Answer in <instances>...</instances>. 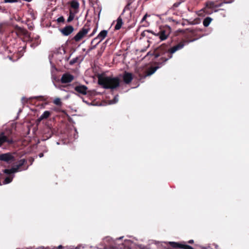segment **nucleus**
I'll use <instances>...</instances> for the list:
<instances>
[{
    "instance_id": "nucleus-1",
    "label": "nucleus",
    "mask_w": 249,
    "mask_h": 249,
    "mask_svg": "<svg viewBox=\"0 0 249 249\" xmlns=\"http://www.w3.org/2000/svg\"><path fill=\"white\" fill-rule=\"evenodd\" d=\"M170 52L168 45L162 44L157 48L152 53L148 52L147 55H154L155 58L160 57L156 67H151L143 73H139V77L140 80L145 78L146 77L153 74L159 68L165 64V63L172 57V55L169 54Z\"/></svg>"
},
{
    "instance_id": "nucleus-2",
    "label": "nucleus",
    "mask_w": 249,
    "mask_h": 249,
    "mask_svg": "<svg viewBox=\"0 0 249 249\" xmlns=\"http://www.w3.org/2000/svg\"><path fill=\"white\" fill-rule=\"evenodd\" d=\"M123 237L113 240L110 237H106L103 240V243L107 247L112 249H133L134 243L130 240H124V242L121 239Z\"/></svg>"
},
{
    "instance_id": "nucleus-3",
    "label": "nucleus",
    "mask_w": 249,
    "mask_h": 249,
    "mask_svg": "<svg viewBox=\"0 0 249 249\" xmlns=\"http://www.w3.org/2000/svg\"><path fill=\"white\" fill-rule=\"evenodd\" d=\"M224 3H229L232 2L233 0H223ZM223 2L217 3L216 1L207 0L205 3V6L198 12V15L200 17H204L206 15H210L213 12H217L220 9L218 8L221 7Z\"/></svg>"
},
{
    "instance_id": "nucleus-4",
    "label": "nucleus",
    "mask_w": 249,
    "mask_h": 249,
    "mask_svg": "<svg viewBox=\"0 0 249 249\" xmlns=\"http://www.w3.org/2000/svg\"><path fill=\"white\" fill-rule=\"evenodd\" d=\"M98 84L105 89H114L120 86V79L118 77L98 76Z\"/></svg>"
},
{
    "instance_id": "nucleus-5",
    "label": "nucleus",
    "mask_w": 249,
    "mask_h": 249,
    "mask_svg": "<svg viewBox=\"0 0 249 249\" xmlns=\"http://www.w3.org/2000/svg\"><path fill=\"white\" fill-rule=\"evenodd\" d=\"M198 32L199 30L196 29L186 31L184 34L183 39L181 40L187 45L198 39L200 37V36L198 35Z\"/></svg>"
},
{
    "instance_id": "nucleus-6",
    "label": "nucleus",
    "mask_w": 249,
    "mask_h": 249,
    "mask_svg": "<svg viewBox=\"0 0 249 249\" xmlns=\"http://www.w3.org/2000/svg\"><path fill=\"white\" fill-rule=\"evenodd\" d=\"M90 28L89 26L86 25L78 32V33L73 37V39L76 42H78L81 40L89 32Z\"/></svg>"
},
{
    "instance_id": "nucleus-7",
    "label": "nucleus",
    "mask_w": 249,
    "mask_h": 249,
    "mask_svg": "<svg viewBox=\"0 0 249 249\" xmlns=\"http://www.w3.org/2000/svg\"><path fill=\"white\" fill-rule=\"evenodd\" d=\"M4 143H7L8 145L14 144V141L10 136L5 135L3 132L0 133V147H1Z\"/></svg>"
},
{
    "instance_id": "nucleus-8",
    "label": "nucleus",
    "mask_w": 249,
    "mask_h": 249,
    "mask_svg": "<svg viewBox=\"0 0 249 249\" xmlns=\"http://www.w3.org/2000/svg\"><path fill=\"white\" fill-rule=\"evenodd\" d=\"M15 158L13 154L8 152L6 153L0 154V160L5 161L8 163H10L12 162L15 161Z\"/></svg>"
},
{
    "instance_id": "nucleus-9",
    "label": "nucleus",
    "mask_w": 249,
    "mask_h": 249,
    "mask_svg": "<svg viewBox=\"0 0 249 249\" xmlns=\"http://www.w3.org/2000/svg\"><path fill=\"white\" fill-rule=\"evenodd\" d=\"M166 244L169 245L170 247L174 249L179 248L182 249H194L193 247L189 245H184L176 242H168Z\"/></svg>"
},
{
    "instance_id": "nucleus-10",
    "label": "nucleus",
    "mask_w": 249,
    "mask_h": 249,
    "mask_svg": "<svg viewBox=\"0 0 249 249\" xmlns=\"http://www.w3.org/2000/svg\"><path fill=\"white\" fill-rule=\"evenodd\" d=\"M186 45L185 43L181 40L179 43L177 44L174 45L172 47L169 48V51L170 52V53L169 54L173 56V54L176 53L177 51H178L181 49H182L184 46Z\"/></svg>"
},
{
    "instance_id": "nucleus-11",
    "label": "nucleus",
    "mask_w": 249,
    "mask_h": 249,
    "mask_svg": "<svg viewBox=\"0 0 249 249\" xmlns=\"http://www.w3.org/2000/svg\"><path fill=\"white\" fill-rule=\"evenodd\" d=\"M170 33V28L169 27H167L161 29L158 34V35L159 36V37L161 40H164L167 38Z\"/></svg>"
},
{
    "instance_id": "nucleus-12",
    "label": "nucleus",
    "mask_w": 249,
    "mask_h": 249,
    "mask_svg": "<svg viewBox=\"0 0 249 249\" xmlns=\"http://www.w3.org/2000/svg\"><path fill=\"white\" fill-rule=\"evenodd\" d=\"M74 90L79 94L83 95L87 94L89 92L88 87L83 85L75 86L74 87Z\"/></svg>"
},
{
    "instance_id": "nucleus-13",
    "label": "nucleus",
    "mask_w": 249,
    "mask_h": 249,
    "mask_svg": "<svg viewBox=\"0 0 249 249\" xmlns=\"http://www.w3.org/2000/svg\"><path fill=\"white\" fill-rule=\"evenodd\" d=\"M74 79V76L69 73L63 74L61 78L60 81L62 84H67L71 82Z\"/></svg>"
},
{
    "instance_id": "nucleus-14",
    "label": "nucleus",
    "mask_w": 249,
    "mask_h": 249,
    "mask_svg": "<svg viewBox=\"0 0 249 249\" xmlns=\"http://www.w3.org/2000/svg\"><path fill=\"white\" fill-rule=\"evenodd\" d=\"M108 31L107 30H103L98 34V35L93 39L91 42V44H93L94 41L99 40L98 42L100 43L107 36Z\"/></svg>"
},
{
    "instance_id": "nucleus-15",
    "label": "nucleus",
    "mask_w": 249,
    "mask_h": 249,
    "mask_svg": "<svg viewBox=\"0 0 249 249\" xmlns=\"http://www.w3.org/2000/svg\"><path fill=\"white\" fill-rule=\"evenodd\" d=\"M73 31L74 28L71 25L66 26L60 30L61 33L66 36L70 35Z\"/></svg>"
},
{
    "instance_id": "nucleus-16",
    "label": "nucleus",
    "mask_w": 249,
    "mask_h": 249,
    "mask_svg": "<svg viewBox=\"0 0 249 249\" xmlns=\"http://www.w3.org/2000/svg\"><path fill=\"white\" fill-rule=\"evenodd\" d=\"M30 41L31 43V46L35 48L40 44L41 40L39 36H36L35 37L31 38L29 37Z\"/></svg>"
},
{
    "instance_id": "nucleus-17",
    "label": "nucleus",
    "mask_w": 249,
    "mask_h": 249,
    "mask_svg": "<svg viewBox=\"0 0 249 249\" xmlns=\"http://www.w3.org/2000/svg\"><path fill=\"white\" fill-rule=\"evenodd\" d=\"M133 79L132 73L125 71L123 75V80L125 84H129Z\"/></svg>"
},
{
    "instance_id": "nucleus-18",
    "label": "nucleus",
    "mask_w": 249,
    "mask_h": 249,
    "mask_svg": "<svg viewBox=\"0 0 249 249\" xmlns=\"http://www.w3.org/2000/svg\"><path fill=\"white\" fill-rule=\"evenodd\" d=\"M71 7L75 10V13H77V10L79 7V3L76 0H72L70 2Z\"/></svg>"
},
{
    "instance_id": "nucleus-19",
    "label": "nucleus",
    "mask_w": 249,
    "mask_h": 249,
    "mask_svg": "<svg viewBox=\"0 0 249 249\" xmlns=\"http://www.w3.org/2000/svg\"><path fill=\"white\" fill-rule=\"evenodd\" d=\"M121 16V15L117 19V23L115 26V30H116L120 29L123 25V22Z\"/></svg>"
},
{
    "instance_id": "nucleus-20",
    "label": "nucleus",
    "mask_w": 249,
    "mask_h": 249,
    "mask_svg": "<svg viewBox=\"0 0 249 249\" xmlns=\"http://www.w3.org/2000/svg\"><path fill=\"white\" fill-rule=\"evenodd\" d=\"M15 29L17 32V33L22 34L23 35H26L28 33V31L22 28L21 27L18 26V25L15 26Z\"/></svg>"
},
{
    "instance_id": "nucleus-21",
    "label": "nucleus",
    "mask_w": 249,
    "mask_h": 249,
    "mask_svg": "<svg viewBox=\"0 0 249 249\" xmlns=\"http://www.w3.org/2000/svg\"><path fill=\"white\" fill-rule=\"evenodd\" d=\"M213 20V19L210 18V17H207L206 18H205L203 21V24L204 25V26L205 27H208L210 23L212 22V21Z\"/></svg>"
},
{
    "instance_id": "nucleus-22",
    "label": "nucleus",
    "mask_w": 249,
    "mask_h": 249,
    "mask_svg": "<svg viewBox=\"0 0 249 249\" xmlns=\"http://www.w3.org/2000/svg\"><path fill=\"white\" fill-rule=\"evenodd\" d=\"M51 115V113L50 111H45L44 112V113L41 115L39 119L42 120L44 119H47Z\"/></svg>"
},
{
    "instance_id": "nucleus-23",
    "label": "nucleus",
    "mask_w": 249,
    "mask_h": 249,
    "mask_svg": "<svg viewBox=\"0 0 249 249\" xmlns=\"http://www.w3.org/2000/svg\"><path fill=\"white\" fill-rule=\"evenodd\" d=\"M75 13L72 12L71 10L70 11L69 16L67 19V22L68 23L71 22L74 18Z\"/></svg>"
},
{
    "instance_id": "nucleus-24",
    "label": "nucleus",
    "mask_w": 249,
    "mask_h": 249,
    "mask_svg": "<svg viewBox=\"0 0 249 249\" xmlns=\"http://www.w3.org/2000/svg\"><path fill=\"white\" fill-rule=\"evenodd\" d=\"M150 15H148L147 14H146L142 18L141 23H144L143 25L144 26H147L148 25V22L146 21V19L147 17H149Z\"/></svg>"
},
{
    "instance_id": "nucleus-25",
    "label": "nucleus",
    "mask_w": 249,
    "mask_h": 249,
    "mask_svg": "<svg viewBox=\"0 0 249 249\" xmlns=\"http://www.w3.org/2000/svg\"><path fill=\"white\" fill-rule=\"evenodd\" d=\"M27 162L26 160L24 159H21L18 161V163L17 165L20 168L26 162Z\"/></svg>"
},
{
    "instance_id": "nucleus-26",
    "label": "nucleus",
    "mask_w": 249,
    "mask_h": 249,
    "mask_svg": "<svg viewBox=\"0 0 249 249\" xmlns=\"http://www.w3.org/2000/svg\"><path fill=\"white\" fill-rule=\"evenodd\" d=\"M53 103L58 106H61L62 105V102L61 100L59 98H56L53 101Z\"/></svg>"
},
{
    "instance_id": "nucleus-27",
    "label": "nucleus",
    "mask_w": 249,
    "mask_h": 249,
    "mask_svg": "<svg viewBox=\"0 0 249 249\" xmlns=\"http://www.w3.org/2000/svg\"><path fill=\"white\" fill-rule=\"evenodd\" d=\"M5 30V24L4 23H0V34H2Z\"/></svg>"
},
{
    "instance_id": "nucleus-28",
    "label": "nucleus",
    "mask_w": 249,
    "mask_h": 249,
    "mask_svg": "<svg viewBox=\"0 0 249 249\" xmlns=\"http://www.w3.org/2000/svg\"><path fill=\"white\" fill-rule=\"evenodd\" d=\"M13 180V177L11 178V177H6L4 181H3V183L6 184H8L9 183H10L11 182H12Z\"/></svg>"
},
{
    "instance_id": "nucleus-29",
    "label": "nucleus",
    "mask_w": 249,
    "mask_h": 249,
    "mask_svg": "<svg viewBox=\"0 0 249 249\" xmlns=\"http://www.w3.org/2000/svg\"><path fill=\"white\" fill-rule=\"evenodd\" d=\"M11 169V171L13 173H15L19 171V169H20L17 165H15Z\"/></svg>"
},
{
    "instance_id": "nucleus-30",
    "label": "nucleus",
    "mask_w": 249,
    "mask_h": 249,
    "mask_svg": "<svg viewBox=\"0 0 249 249\" xmlns=\"http://www.w3.org/2000/svg\"><path fill=\"white\" fill-rule=\"evenodd\" d=\"M131 2H128L127 4V5L125 6V7L124 8V10L123 11V13L121 14V16H122L123 15L124 13V11L125 10H129V9H130L129 6L131 5Z\"/></svg>"
},
{
    "instance_id": "nucleus-31",
    "label": "nucleus",
    "mask_w": 249,
    "mask_h": 249,
    "mask_svg": "<svg viewBox=\"0 0 249 249\" xmlns=\"http://www.w3.org/2000/svg\"><path fill=\"white\" fill-rule=\"evenodd\" d=\"M3 172L4 174H6L7 175H10V174H12V172L11 171V169H5L3 170Z\"/></svg>"
},
{
    "instance_id": "nucleus-32",
    "label": "nucleus",
    "mask_w": 249,
    "mask_h": 249,
    "mask_svg": "<svg viewBox=\"0 0 249 249\" xmlns=\"http://www.w3.org/2000/svg\"><path fill=\"white\" fill-rule=\"evenodd\" d=\"M64 21H65V19L63 16H61L57 19V21L58 23H60V22L63 23L64 22Z\"/></svg>"
},
{
    "instance_id": "nucleus-33",
    "label": "nucleus",
    "mask_w": 249,
    "mask_h": 249,
    "mask_svg": "<svg viewBox=\"0 0 249 249\" xmlns=\"http://www.w3.org/2000/svg\"><path fill=\"white\" fill-rule=\"evenodd\" d=\"M21 102L22 104L24 105L28 102V99L25 97H23L21 98Z\"/></svg>"
},
{
    "instance_id": "nucleus-34",
    "label": "nucleus",
    "mask_w": 249,
    "mask_h": 249,
    "mask_svg": "<svg viewBox=\"0 0 249 249\" xmlns=\"http://www.w3.org/2000/svg\"><path fill=\"white\" fill-rule=\"evenodd\" d=\"M150 32L148 30H145L143 31L142 34L141 36H147V34L149 33Z\"/></svg>"
},
{
    "instance_id": "nucleus-35",
    "label": "nucleus",
    "mask_w": 249,
    "mask_h": 249,
    "mask_svg": "<svg viewBox=\"0 0 249 249\" xmlns=\"http://www.w3.org/2000/svg\"><path fill=\"white\" fill-rule=\"evenodd\" d=\"M4 2L6 3H14L17 2L18 0H4Z\"/></svg>"
},
{
    "instance_id": "nucleus-36",
    "label": "nucleus",
    "mask_w": 249,
    "mask_h": 249,
    "mask_svg": "<svg viewBox=\"0 0 249 249\" xmlns=\"http://www.w3.org/2000/svg\"><path fill=\"white\" fill-rule=\"evenodd\" d=\"M180 3H181L180 2H177L175 3L173 5V8L174 9L176 8L180 5Z\"/></svg>"
},
{
    "instance_id": "nucleus-37",
    "label": "nucleus",
    "mask_w": 249,
    "mask_h": 249,
    "mask_svg": "<svg viewBox=\"0 0 249 249\" xmlns=\"http://www.w3.org/2000/svg\"><path fill=\"white\" fill-rule=\"evenodd\" d=\"M77 58H74L70 62V64L71 65H72V64H74L75 63H76L77 62Z\"/></svg>"
},
{
    "instance_id": "nucleus-38",
    "label": "nucleus",
    "mask_w": 249,
    "mask_h": 249,
    "mask_svg": "<svg viewBox=\"0 0 249 249\" xmlns=\"http://www.w3.org/2000/svg\"><path fill=\"white\" fill-rule=\"evenodd\" d=\"M99 43H99L98 41L97 42H96V43H95V45H92V46L90 47V50H93V49H95L96 48V47L97 45Z\"/></svg>"
},
{
    "instance_id": "nucleus-39",
    "label": "nucleus",
    "mask_w": 249,
    "mask_h": 249,
    "mask_svg": "<svg viewBox=\"0 0 249 249\" xmlns=\"http://www.w3.org/2000/svg\"><path fill=\"white\" fill-rule=\"evenodd\" d=\"M188 243L189 244H193L194 243V240H190L188 241Z\"/></svg>"
},
{
    "instance_id": "nucleus-40",
    "label": "nucleus",
    "mask_w": 249,
    "mask_h": 249,
    "mask_svg": "<svg viewBox=\"0 0 249 249\" xmlns=\"http://www.w3.org/2000/svg\"><path fill=\"white\" fill-rule=\"evenodd\" d=\"M43 156V154L42 153H40V154H39V157L40 158H41V157H42Z\"/></svg>"
},
{
    "instance_id": "nucleus-41",
    "label": "nucleus",
    "mask_w": 249,
    "mask_h": 249,
    "mask_svg": "<svg viewBox=\"0 0 249 249\" xmlns=\"http://www.w3.org/2000/svg\"><path fill=\"white\" fill-rule=\"evenodd\" d=\"M62 248V246L61 245H60L57 247V249H60Z\"/></svg>"
},
{
    "instance_id": "nucleus-42",
    "label": "nucleus",
    "mask_w": 249,
    "mask_h": 249,
    "mask_svg": "<svg viewBox=\"0 0 249 249\" xmlns=\"http://www.w3.org/2000/svg\"><path fill=\"white\" fill-rule=\"evenodd\" d=\"M30 30H33V28L31 26L29 28Z\"/></svg>"
},
{
    "instance_id": "nucleus-43",
    "label": "nucleus",
    "mask_w": 249,
    "mask_h": 249,
    "mask_svg": "<svg viewBox=\"0 0 249 249\" xmlns=\"http://www.w3.org/2000/svg\"><path fill=\"white\" fill-rule=\"evenodd\" d=\"M114 100H117V97H115L114 98Z\"/></svg>"
},
{
    "instance_id": "nucleus-44",
    "label": "nucleus",
    "mask_w": 249,
    "mask_h": 249,
    "mask_svg": "<svg viewBox=\"0 0 249 249\" xmlns=\"http://www.w3.org/2000/svg\"><path fill=\"white\" fill-rule=\"evenodd\" d=\"M167 249H171L170 247H168Z\"/></svg>"
},
{
    "instance_id": "nucleus-45",
    "label": "nucleus",
    "mask_w": 249,
    "mask_h": 249,
    "mask_svg": "<svg viewBox=\"0 0 249 249\" xmlns=\"http://www.w3.org/2000/svg\"><path fill=\"white\" fill-rule=\"evenodd\" d=\"M38 98H43V97L41 96H40V97H38Z\"/></svg>"
}]
</instances>
